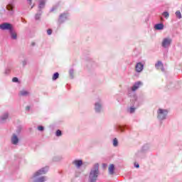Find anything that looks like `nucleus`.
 <instances>
[{
  "mask_svg": "<svg viewBox=\"0 0 182 182\" xmlns=\"http://www.w3.org/2000/svg\"><path fill=\"white\" fill-rule=\"evenodd\" d=\"M155 29H156L157 31H161L162 29H164V25H163V23L156 24Z\"/></svg>",
  "mask_w": 182,
  "mask_h": 182,
  "instance_id": "10",
  "label": "nucleus"
},
{
  "mask_svg": "<svg viewBox=\"0 0 182 182\" xmlns=\"http://www.w3.org/2000/svg\"><path fill=\"white\" fill-rule=\"evenodd\" d=\"M46 181V178L45 176L38 178L37 180L35 181V182H44Z\"/></svg>",
  "mask_w": 182,
  "mask_h": 182,
  "instance_id": "15",
  "label": "nucleus"
},
{
  "mask_svg": "<svg viewBox=\"0 0 182 182\" xmlns=\"http://www.w3.org/2000/svg\"><path fill=\"white\" fill-rule=\"evenodd\" d=\"M109 174H114V165L111 164L109 166Z\"/></svg>",
  "mask_w": 182,
  "mask_h": 182,
  "instance_id": "12",
  "label": "nucleus"
},
{
  "mask_svg": "<svg viewBox=\"0 0 182 182\" xmlns=\"http://www.w3.org/2000/svg\"><path fill=\"white\" fill-rule=\"evenodd\" d=\"M11 33V36L12 39H16L17 36H16V33L14 32V31L11 30L10 31Z\"/></svg>",
  "mask_w": 182,
  "mask_h": 182,
  "instance_id": "16",
  "label": "nucleus"
},
{
  "mask_svg": "<svg viewBox=\"0 0 182 182\" xmlns=\"http://www.w3.org/2000/svg\"><path fill=\"white\" fill-rule=\"evenodd\" d=\"M47 33H48V35H52V29H48L47 31Z\"/></svg>",
  "mask_w": 182,
  "mask_h": 182,
  "instance_id": "29",
  "label": "nucleus"
},
{
  "mask_svg": "<svg viewBox=\"0 0 182 182\" xmlns=\"http://www.w3.org/2000/svg\"><path fill=\"white\" fill-rule=\"evenodd\" d=\"M6 8H7L8 11H12V9H14V5L8 4Z\"/></svg>",
  "mask_w": 182,
  "mask_h": 182,
  "instance_id": "20",
  "label": "nucleus"
},
{
  "mask_svg": "<svg viewBox=\"0 0 182 182\" xmlns=\"http://www.w3.org/2000/svg\"><path fill=\"white\" fill-rule=\"evenodd\" d=\"M134 167L137 168V163L135 162V163L134 164Z\"/></svg>",
  "mask_w": 182,
  "mask_h": 182,
  "instance_id": "32",
  "label": "nucleus"
},
{
  "mask_svg": "<svg viewBox=\"0 0 182 182\" xmlns=\"http://www.w3.org/2000/svg\"><path fill=\"white\" fill-rule=\"evenodd\" d=\"M118 142H117V139H114L113 140V146H114V147L117 146Z\"/></svg>",
  "mask_w": 182,
  "mask_h": 182,
  "instance_id": "23",
  "label": "nucleus"
},
{
  "mask_svg": "<svg viewBox=\"0 0 182 182\" xmlns=\"http://www.w3.org/2000/svg\"><path fill=\"white\" fill-rule=\"evenodd\" d=\"M38 129L40 131V132H43V126H39L38 127Z\"/></svg>",
  "mask_w": 182,
  "mask_h": 182,
  "instance_id": "27",
  "label": "nucleus"
},
{
  "mask_svg": "<svg viewBox=\"0 0 182 182\" xmlns=\"http://www.w3.org/2000/svg\"><path fill=\"white\" fill-rule=\"evenodd\" d=\"M176 16L178 19H181V12H180V11H177L176 12Z\"/></svg>",
  "mask_w": 182,
  "mask_h": 182,
  "instance_id": "18",
  "label": "nucleus"
},
{
  "mask_svg": "<svg viewBox=\"0 0 182 182\" xmlns=\"http://www.w3.org/2000/svg\"><path fill=\"white\" fill-rule=\"evenodd\" d=\"M12 82H18V77H14V78L12 79Z\"/></svg>",
  "mask_w": 182,
  "mask_h": 182,
  "instance_id": "30",
  "label": "nucleus"
},
{
  "mask_svg": "<svg viewBox=\"0 0 182 182\" xmlns=\"http://www.w3.org/2000/svg\"><path fill=\"white\" fill-rule=\"evenodd\" d=\"M38 8H39L40 9H42L43 8H45V1L41 0V1H39Z\"/></svg>",
  "mask_w": 182,
  "mask_h": 182,
  "instance_id": "13",
  "label": "nucleus"
},
{
  "mask_svg": "<svg viewBox=\"0 0 182 182\" xmlns=\"http://www.w3.org/2000/svg\"><path fill=\"white\" fill-rule=\"evenodd\" d=\"M18 141H19L18 136H16V134H13V136L11 137V143L13 144H18Z\"/></svg>",
  "mask_w": 182,
  "mask_h": 182,
  "instance_id": "8",
  "label": "nucleus"
},
{
  "mask_svg": "<svg viewBox=\"0 0 182 182\" xmlns=\"http://www.w3.org/2000/svg\"><path fill=\"white\" fill-rule=\"evenodd\" d=\"M26 110H29L30 107H26Z\"/></svg>",
  "mask_w": 182,
  "mask_h": 182,
  "instance_id": "35",
  "label": "nucleus"
},
{
  "mask_svg": "<svg viewBox=\"0 0 182 182\" xmlns=\"http://www.w3.org/2000/svg\"><path fill=\"white\" fill-rule=\"evenodd\" d=\"M167 110L159 109L158 110V118L161 120H164V119H166V116H167Z\"/></svg>",
  "mask_w": 182,
  "mask_h": 182,
  "instance_id": "2",
  "label": "nucleus"
},
{
  "mask_svg": "<svg viewBox=\"0 0 182 182\" xmlns=\"http://www.w3.org/2000/svg\"><path fill=\"white\" fill-rule=\"evenodd\" d=\"M171 38H166L162 41L161 46L163 48H167L171 45Z\"/></svg>",
  "mask_w": 182,
  "mask_h": 182,
  "instance_id": "3",
  "label": "nucleus"
},
{
  "mask_svg": "<svg viewBox=\"0 0 182 182\" xmlns=\"http://www.w3.org/2000/svg\"><path fill=\"white\" fill-rule=\"evenodd\" d=\"M155 67L159 70L164 72V66L163 65V63H161V61H158L157 63L155 64Z\"/></svg>",
  "mask_w": 182,
  "mask_h": 182,
  "instance_id": "6",
  "label": "nucleus"
},
{
  "mask_svg": "<svg viewBox=\"0 0 182 182\" xmlns=\"http://www.w3.org/2000/svg\"><path fill=\"white\" fill-rule=\"evenodd\" d=\"M140 86H143V82H140V81H138L137 82V87H140Z\"/></svg>",
  "mask_w": 182,
  "mask_h": 182,
  "instance_id": "26",
  "label": "nucleus"
},
{
  "mask_svg": "<svg viewBox=\"0 0 182 182\" xmlns=\"http://www.w3.org/2000/svg\"><path fill=\"white\" fill-rule=\"evenodd\" d=\"M32 46H35V43H32Z\"/></svg>",
  "mask_w": 182,
  "mask_h": 182,
  "instance_id": "37",
  "label": "nucleus"
},
{
  "mask_svg": "<svg viewBox=\"0 0 182 182\" xmlns=\"http://www.w3.org/2000/svg\"><path fill=\"white\" fill-rule=\"evenodd\" d=\"M137 90V84H134V85L132 87L131 91L129 92V96H133L136 100V97H134V92Z\"/></svg>",
  "mask_w": 182,
  "mask_h": 182,
  "instance_id": "7",
  "label": "nucleus"
},
{
  "mask_svg": "<svg viewBox=\"0 0 182 182\" xmlns=\"http://www.w3.org/2000/svg\"><path fill=\"white\" fill-rule=\"evenodd\" d=\"M139 164H137V168H139Z\"/></svg>",
  "mask_w": 182,
  "mask_h": 182,
  "instance_id": "38",
  "label": "nucleus"
},
{
  "mask_svg": "<svg viewBox=\"0 0 182 182\" xmlns=\"http://www.w3.org/2000/svg\"><path fill=\"white\" fill-rule=\"evenodd\" d=\"M20 95L21 96H28L29 92H28V91L23 90L20 92Z\"/></svg>",
  "mask_w": 182,
  "mask_h": 182,
  "instance_id": "17",
  "label": "nucleus"
},
{
  "mask_svg": "<svg viewBox=\"0 0 182 182\" xmlns=\"http://www.w3.org/2000/svg\"><path fill=\"white\" fill-rule=\"evenodd\" d=\"M144 68V64L142 63H139L137 64V72L140 73L143 70V68Z\"/></svg>",
  "mask_w": 182,
  "mask_h": 182,
  "instance_id": "9",
  "label": "nucleus"
},
{
  "mask_svg": "<svg viewBox=\"0 0 182 182\" xmlns=\"http://www.w3.org/2000/svg\"><path fill=\"white\" fill-rule=\"evenodd\" d=\"M129 113H134V112H136V108L135 107H131L130 108H129Z\"/></svg>",
  "mask_w": 182,
  "mask_h": 182,
  "instance_id": "21",
  "label": "nucleus"
},
{
  "mask_svg": "<svg viewBox=\"0 0 182 182\" xmlns=\"http://www.w3.org/2000/svg\"><path fill=\"white\" fill-rule=\"evenodd\" d=\"M62 16H63V15H61V16H60V18H62Z\"/></svg>",
  "mask_w": 182,
  "mask_h": 182,
  "instance_id": "39",
  "label": "nucleus"
},
{
  "mask_svg": "<svg viewBox=\"0 0 182 182\" xmlns=\"http://www.w3.org/2000/svg\"><path fill=\"white\" fill-rule=\"evenodd\" d=\"M102 106L100 105V104L99 103H95V111L97 112H100V109H101Z\"/></svg>",
  "mask_w": 182,
  "mask_h": 182,
  "instance_id": "14",
  "label": "nucleus"
},
{
  "mask_svg": "<svg viewBox=\"0 0 182 182\" xmlns=\"http://www.w3.org/2000/svg\"><path fill=\"white\" fill-rule=\"evenodd\" d=\"M35 18H36V21H38V19H40V18H41V14H36Z\"/></svg>",
  "mask_w": 182,
  "mask_h": 182,
  "instance_id": "28",
  "label": "nucleus"
},
{
  "mask_svg": "<svg viewBox=\"0 0 182 182\" xmlns=\"http://www.w3.org/2000/svg\"><path fill=\"white\" fill-rule=\"evenodd\" d=\"M119 130H120L121 132H124L123 127H119Z\"/></svg>",
  "mask_w": 182,
  "mask_h": 182,
  "instance_id": "31",
  "label": "nucleus"
},
{
  "mask_svg": "<svg viewBox=\"0 0 182 182\" xmlns=\"http://www.w3.org/2000/svg\"><path fill=\"white\" fill-rule=\"evenodd\" d=\"M58 77H59V73H54V75L53 76V80H56V79H58Z\"/></svg>",
  "mask_w": 182,
  "mask_h": 182,
  "instance_id": "19",
  "label": "nucleus"
},
{
  "mask_svg": "<svg viewBox=\"0 0 182 182\" xmlns=\"http://www.w3.org/2000/svg\"><path fill=\"white\" fill-rule=\"evenodd\" d=\"M48 167L41 168L34 174V177H38V176H42V174H46V173H48Z\"/></svg>",
  "mask_w": 182,
  "mask_h": 182,
  "instance_id": "5",
  "label": "nucleus"
},
{
  "mask_svg": "<svg viewBox=\"0 0 182 182\" xmlns=\"http://www.w3.org/2000/svg\"><path fill=\"white\" fill-rule=\"evenodd\" d=\"M135 69L137 70V64L135 65Z\"/></svg>",
  "mask_w": 182,
  "mask_h": 182,
  "instance_id": "36",
  "label": "nucleus"
},
{
  "mask_svg": "<svg viewBox=\"0 0 182 182\" xmlns=\"http://www.w3.org/2000/svg\"><path fill=\"white\" fill-rule=\"evenodd\" d=\"M0 29H2L3 31H5V29H7L11 31H12V25L8 23H4L0 25Z\"/></svg>",
  "mask_w": 182,
  "mask_h": 182,
  "instance_id": "4",
  "label": "nucleus"
},
{
  "mask_svg": "<svg viewBox=\"0 0 182 182\" xmlns=\"http://www.w3.org/2000/svg\"><path fill=\"white\" fill-rule=\"evenodd\" d=\"M6 73H9V70H6Z\"/></svg>",
  "mask_w": 182,
  "mask_h": 182,
  "instance_id": "34",
  "label": "nucleus"
},
{
  "mask_svg": "<svg viewBox=\"0 0 182 182\" xmlns=\"http://www.w3.org/2000/svg\"><path fill=\"white\" fill-rule=\"evenodd\" d=\"M163 16H164V18H166L167 19V18H168L169 16V14H168V12L167 11H165L162 14Z\"/></svg>",
  "mask_w": 182,
  "mask_h": 182,
  "instance_id": "22",
  "label": "nucleus"
},
{
  "mask_svg": "<svg viewBox=\"0 0 182 182\" xmlns=\"http://www.w3.org/2000/svg\"><path fill=\"white\" fill-rule=\"evenodd\" d=\"M27 1L29 2L30 5L32 4V0H27Z\"/></svg>",
  "mask_w": 182,
  "mask_h": 182,
  "instance_id": "33",
  "label": "nucleus"
},
{
  "mask_svg": "<svg viewBox=\"0 0 182 182\" xmlns=\"http://www.w3.org/2000/svg\"><path fill=\"white\" fill-rule=\"evenodd\" d=\"M56 136L59 137V136H62V132L60 130H57L56 132Z\"/></svg>",
  "mask_w": 182,
  "mask_h": 182,
  "instance_id": "25",
  "label": "nucleus"
},
{
  "mask_svg": "<svg viewBox=\"0 0 182 182\" xmlns=\"http://www.w3.org/2000/svg\"><path fill=\"white\" fill-rule=\"evenodd\" d=\"M97 176H99V164H96L91 170L89 176L90 181L96 182V180H97Z\"/></svg>",
  "mask_w": 182,
  "mask_h": 182,
  "instance_id": "1",
  "label": "nucleus"
},
{
  "mask_svg": "<svg viewBox=\"0 0 182 182\" xmlns=\"http://www.w3.org/2000/svg\"><path fill=\"white\" fill-rule=\"evenodd\" d=\"M161 21H163V17H161Z\"/></svg>",
  "mask_w": 182,
  "mask_h": 182,
  "instance_id": "40",
  "label": "nucleus"
},
{
  "mask_svg": "<svg viewBox=\"0 0 182 182\" xmlns=\"http://www.w3.org/2000/svg\"><path fill=\"white\" fill-rule=\"evenodd\" d=\"M73 164H75V166H76V167H80V166H82V164H83V162L80 160V161H74Z\"/></svg>",
  "mask_w": 182,
  "mask_h": 182,
  "instance_id": "11",
  "label": "nucleus"
},
{
  "mask_svg": "<svg viewBox=\"0 0 182 182\" xmlns=\"http://www.w3.org/2000/svg\"><path fill=\"white\" fill-rule=\"evenodd\" d=\"M6 119H8V114L6 113L1 117V120H6Z\"/></svg>",
  "mask_w": 182,
  "mask_h": 182,
  "instance_id": "24",
  "label": "nucleus"
}]
</instances>
